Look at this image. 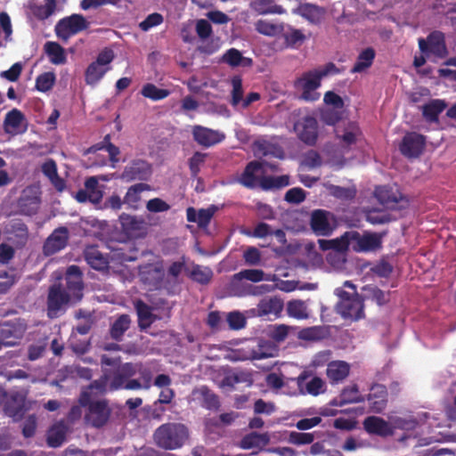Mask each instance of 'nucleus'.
<instances>
[{
	"mask_svg": "<svg viewBox=\"0 0 456 456\" xmlns=\"http://www.w3.org/2000/svg\"><path fill=\"white\" fill-rule=\"evenodd\" d=\"M339 73H341V69L335 63L328 62L323 66L303 72L294 80L293 86L297 91L301 93V100L315 102L321 97L317 89L321 87L322 78Z\"/></svg>",
	"mask_w": 456,
	"mask_h": 456,
	"instance_id": "f257e3e1",
	"label": "nucleus"
},
{
	"mask_svg": "<svg viewBox=\"0 0 456 456\" xmlns=\"http://www.w3.org/2000/svg\"><path fill=\"white\" fill-rule=\"evenodd\" d=\"M189 437L188 428L182 423L168 422L160 425L153 434L156 445L164 450L181 448Z\"/></svg>",
	"mask_w": 456,
	"mask_h": 456,
	"instance_id": "f03ea898",
	"label": "nucleus"
},
{
	"mask_svg": "<svg viewBox=\"0 0 456 456\" xmlns=\"http://www.w3.org/2000/svg\"><path fill=\"white\" fill-rule=\"evenodd\" d=\"M115 58L113 50L104 48L101 51L96 60L91 62L85 72V81L87 85L94 86L104 77L110 69L109 66Z\"/></svg>",
	"mask_w": 456,
	"mask_h": 456,
	"instance_id": "7ed1b4c3",
	"label": "nucleus"
},
{
	"mask_svg": "<svg viewBox=\"0 0 456 456\" xmlns=\"http://www.w3.org/2000/svg\"><path fill=\"white\" fill-rule=\"evenodd\" d=\"M90 23L82 14H71L57 21L54 31L59 39L67 43L69 39L89 28Z\"/></svg>",
	"mask_w": 456,
	"mask_h": 456,
	"instance_id": "20e7f679",
	"label": "nucleus"
},
{
	"mask_svg": "<svg viewBox=\"0 0 456 456\" xmlns=\"http://www.w3.org/2000/svg\"><path fill=\"white\" fill-rule=\"evenodd\" d=\"M27 328L26 321L21 318L2 322H0V340L4 341V346H16L23 338Z\"/></svg>",
	"mask_w": 456,
	"mask_h": 456,
	"instance_id": "39448f33",
	"label": "nucleus"
},
{
	"mask_svg": "<svg viewBox=\"0 0 456 456\" xmlns=\"http://www.w3.org/2000/svg\"><path fill=\"white\" fill-rule=\"evenodd\" d=\"M87 411L85 415L86 421L94 428H102L109 420L111 410L106 399L90 400L86 404Z\"/></svg>",
	"mask_w": 456,
	"mask_h": 456,
	"instance_id": "423d86ee",
	"label": "nucleus"
},
{
	"mask_svg": "<svg viewBox=\"0 0 456 456\" xmlns=\"http://www.w3.org/2000/svg\"><path fill=\"white\" fill-rule=\"evenodd\" d=\"M419 48L427 56L432 54L435 57L443 59L448 54L444 34L438 30L431 32L427 39L419 38Z\"/></svg>",
	"mask_w": 456,
	"mask_h": 456,
	"instance_id": "0eeeda50",
	"label": "nucleus"
},
{
	"mask_svg": "<svg viewBox=\"0 0 456 456\" xmlns=\"http://www.w3.org/2000/svg\"><path fill=\"white\" fill-rule=\"evenodd\" d=\"M349 234L350 246L356 252L374 251L382 246V234L376 232L361 234L356 231H349Z\"/></svg>",
	"mask_w": 456,
	"mask_h": 456,
	"instance_id": "6e6552de",
	"label": "nucleus"
},
{
	"mask_svg": "<svg viewBox=\"0 0 456 456\" xmlns=\"http://www.w3.org/2000/svg\"><path fill=\"white\" fill-rule=\"evenodd\" d=\"M374 195L378 201L387 209L402 210L409 206V200L401 193L394 191L387 186L376 187Z\"/></svg>",
	"mask_w": 456,
	"mask_h": 456,
	"instance_id": "1a4fd4ad",
	"label": "nucleus"
},
{
	"mask_svg": "<svg viewBox=\"0 0 456 456\" xmlns=\"http://www.w3.org/2000/svg\"><path fill=\"white\" fill-rule=\"evenodd\" d=\"M71 298L72 297L61 284L52 285L47 296V315L50 318H56Z\"/></svg>",
	"mask_w": 456,
	"mask_h": 456,
	"instance_id": "9d476101",
	"label": "nucleus"
},
{
	"mask_svg": "<svg viewBox=\"0 0 456 456\" xmlns=\"http://www.w3.org/2000/svg\"><path fill=\"white\" fill-rule=\"evenodd\" d=\"M346 297H342L338 304V313L345 319L358 321L364 316L363 303L361 297L354 294L349 296L347 292L343 291Z\"/></svg>",
	"mask_w": 456,
	"mask_h": 456,
	"instance_id": "9b49d317",
	"label": "nucleus"
},
{
	"mask_svg": "<svg viewBox=\"0 0 456 456\" xmlns=\"http://www.w3.org/2000/svg\"><path fill=\"white\" fill-rule=\"evenodd\" d=\"M151 173V165L148 161L135 159L124 167L120 179L126 183L135 180L146 181L150 178Z\"/></svg>",
	"mask_w": 456,
	"mask_h": 456,
	"instance_id": "f8f14e48",
	"label": "nucleus"
},
{
	"mask_svg": "<svg viewBox=\"0 0 456 456\" xmlns=\"http://www.w3.org/2000/svg\"><path fill=\"white\" fill-rule=\"evenodd\" d=\"M426 145V137L416 132L407 133L399 145L400 152L408 159L421 155Z\"/></svg>",
	"mask_w": 456,
	"mask_h": 456,
	"instance_id": "ddd939ff",
	"label": "nucleus"
},
{
	"mask_svg": "<svg viewBox=\"0 0 456 456\" xmlns=\"http://www.w3.org/2000/svg\"><path fill=\"white\" fill-rule=\"evenodd\" d=\"M298 138L308 145H314L318 138V123L315 118L305 116L295 124Z\"/></svg>",
	"mask_w": 456,
	"mask_h": 456,
	"instance_id": "4468645a",
	"label": "nucleus"
},
{
	"mask_svg": "<svg viewBox=\"0 0 456 456\" xmlns=\"http://www.w3.org/2000/svg\"><path fill=\"white\" fill-rule=\"evenodd\" d=\"M138 276L144 285L159 289L164 279V269L159 263L145 264L139 266Z\"/></svg>",
	"mask_w": 456,
	"mask_h": 456,
	"instance_id": "2eb2a0df",
	"label": "nucleus"
},
{
	"mask_svg": "<svg viewBox=\"0 0 456 456\" xmlns=\"http://www.w3.org/2000/svg\"><path fill=\"white\" fill-rule=\"evenodd\" d=\"M69 241L67 227H59L49 235L43 245V253L46 256H53L66 248Z\"/></svg>",
	"mask_w": 456,
	"mask_h": 456,
	"instance_id": "dca6fc26",
	"label": "nucleus"
},
{
	"mask_svg": "<svg viewBox=\"0 0 456 456\" xmlns=\"http://www.w3.org/2000/svg\"><path fill=\"white\" fill-rule=\"evenodd\" d=\"M66 288L68 293L76 301H79L83 297L84 283L82 279V272L79 266L72 265L67 268L65 274Z\"/></svg>",
	"mask_w": 456,
	"mask_h": 456,
	"instance_id": "f3484780",
	"label": "nucleus"
},
{
	"mask_svg": "<svg viewBox=\"0 0 456 456\" xmlns=\"http://www.w3.org/2000/svg\"><path fill=\"white\" fill-rule=\"evenodd\" d=\"M193 140L200 145L208 148L223 142L225 134L218 130L208 128L200 125L192 128Z\"/></svg>",
	"mask_w": 456,
	"mask_h": 456,
	"instance_id": "a211bd4d",
	"label": "nucleus"
},
{
	"mask_svg": "<svg viewBox=\"0 0 456 456\" xmlns=\"http://www.w3.org/2000/svg\"><path fill=\"white\" fill-rule=\"evenodd\" d=\"M330 213L324 209H315L311 213L310 226L318 236H330L333 227L330 222Z\"/></svg>",
	"mask_w": 456,
	"mask_h": 456,
	"instance_id": "6ab92c4d",
	"label": "nucleus"
},
{
	"mask_svg": "<svg viewBox=\"0 0 456 456\" xmlns=\"http://www.w3.org/2000/svg\"><path fill=\"white\" fill-rule=\"evenodd\" d=\"M310 377V373L303 371L297 377V387L305 394H308L314 396H317L323 394L326 391V384L324 380L320 377H313L307 381Z\"/></svg>",
	"mask_w": 456,
	"mask_h": 456,
	"instance_id": "aec40b11",
	"label": "nucleus"
},
{
	"mask_svg": "<svg viewBox=\"0 0 456 456\" xmlns=\"http://www.w3.org/2000/svg\"><path fill=\"white\" fill-rule=\"evenodd\" d=\"M195 30L199 38L203 42L201 45L198 47L200 53L206 54H212L217 51L218 46L213 42H206L208 38L213 34V29L210 22L204 19L196 20Z\"/></svg>",
	"mask_w": 456,
	"mask_h": 456,
	"instance_id": "412c9836",
	"label": "nucleus"
},
{
	"mask_svg": "<svg viewBox=\"0 0 456 456\" xmlns=\"http://www.w3.org/2000/svg\"><path fill=\"white\" fill-rule=\"evenodd\" d=\"M369 409L371 412L381 413L387 404V389L381 384H374L367 396Z\"/></svg>",
	"mask_w": 456,
	"mask_h": 456,
	"instance_id": "4be33fe9",
	"label": "nucleus"
},
{
	"mask_svg": "<svg viewBox=\"0 0 456 456\" xmlns=\"http://www.w3.org/2000/svg\"><path fill=\"white\" fill-rule=\"evenodd\" d=\"M350 370V364L345 361H331L328 363L326 376L331 385L339 384L349 376Z\"/></svg>",
	"mask_w": 456,
	"mask_h": 456,
	"instance_id": "5701e85b",
	"label": "nucleus"
},
{
	"mask_svg": "<svg viewBox=\"0 0 456 456\" xmlns=\"http://www.w3.org/2000/svg\"><path fill=\"white\" fill-rule=\"evenodd\" d=\"M86 263L94 270L107 271L109 269L110 256L102 254L96 246H89L84 251Z\"/></svg>",
	"mask_w": 456,
	"mask_h": 456,
	"instance_id": "b1692460",
	"label": "nucleus"
},
{
	"mask_svg": "<svg viewBox=\"0 0 456 456\" xmlns=\"http://www.w3.org/2000/svg\"><path fill=\"white\" fill-rule=\"evenodd\" d=\"M122 230L128 235L139 236L146 230L143 218L123 213L119 216Z\"/></svg>",
	"mask_w": 456,
	"mask_h": 456,
	"instance_id": "393cba45",
	"label": "nucleus"
},
{
	"mask_svg": "<svg viewBox=\"0 0 456 456\" xmlns=\"http://www.w3.org/2000/svg\"><path fill=\"white\" fill-rule=\"evenodd\" d=\"M283 301L280 297H265L261 299L256 305L257 315L260 317L267 315L279 317L283 309Z\"/></svg>",
	"mask_w": 456,
	"mask_h": 456,
	"instance_id": "a878e982",
	"label": "nucleus"
},
{
	"mask_svg": "<svg viewBox=\"0 0 456 456\" xmlns=\"http://www.w3.org/2000/svg\"><path fill=\"white\" fill-rule=\"evenodd\" d=\"M107 377L94 380L80 394L78 402L81 406H86L90 400L99 395H103L107 390Z\"/></svg>",
	"mask_w": 456,
	"mask_h": 456,
	"instance_id": "bb28decb",
	"label": "nucleus"
},
{
	"mask_svg": "<svg viewBox=\"0 0 456 456\" xmlns=\"http://www.w3.org/2000/svg\"><path fill=\"white\" fill-rule=\"evenodd\" d=\"M265 273L259 269H245L233 274L231 281V289L235 295L242 296L245 293L238 291L239 283L243 280L258 282L264 280Z\"/></svg>",
	"mask_w": 456,
	"mask_h": 456,
	"instance_id": "cd10ccee",
	"label": "nucleus"
},
{
	"mask_svg": "<svg viewBox=\"0 0 456 456\" xmlns=\"http://www.w3.org/2000/svg\"><path fill=\"white\" fill-rule=\"evenodd\" d=\"M69 427L64 420L53 424L47 431L46 442L49 447H60L66 440Z\"/></svg>",
	"mask_w": 456,
	"mask_h": 456,
	"instance_id": "c85d7f7f",
	"label": "nucleus"
},
{
	"mask_svg": "<svg viewBox=\"0 0 456 456\" xmlns=\"http://www.w3.org/2000/svg\"><path fill=\"white\" fill-rule=\"evenodd\" d=\"M134 308L138 317V327L141 330H147L157 320V316L151 313V307L142 299L134 302Z\"/></svg>",
	"mask_w": 456,
	"mask_h": 456,
	"instance_id": "c756f323",
	"label": "nucleus"
},
{
	"mask_svg": "<svg viewBox=\"0 0 456 456\" xmlns=\"http://www.w3.org/2000/svg\"><path fill=\"white\" fill-rule=\"evenodd\" d=\"M363 428L367 433L380 436H387L391 433L388 423L376 416L367 417L363 420Z\"/></svg>",
	"mask_w": 456,
	"mask_h": 456,
	"instance_id": "7c9ffc66",
	"label": "nucleus"
},
{
	"mask_svg": "<svg viewBox=\"0 0 456 456\" xmlns=\"http://www.w3.org/2000/svg\"><path fill=\"white\" fill-rule=\"evenodd\" d=\"M151 186L148 183H139L130 186L123 199L124 204L132 209H137L142 200V192L150 191Z\"/></svg>",
	"mask_w": 456,
	"mask_h": 456,
	"instance_id": "2f4dec72",
	"label": "nucleus"
},
{
	"mask_svg": "<svg viewBox=\"0 0 456 456\" xmlns=\"http://www.w3.org/2000/svg\"><path fill=\"white\" fill-rule=\"evenodd\" d=\"M138 258L137 249L131 244L125 243L120 248H113L110 251V260L117 264L133 262Z\"/></svg>",
	"mask_w": 456,
	"mask_h": 456,
	"instance_id": "473e14b6",
	"label": "nucleus"
},
{
	"mask_svg": "<svg viewBox=\"0 0 456 456\" xmlns=\"http://www.w3.org/2000/svg\"><path fill=\"white\" fill-rule=\"evenodd\" d=\"M4 411L15 420L20 419L26 411L25 396L19 393L12 395L11 400L5 404Z\"/></svg>",
	"mask_w": 456,
	"mask_h": 456,
	"instance_id": "72a5a7b5",
	"label": "nucleus"
},
{
	"mask_svg": "<svg viewBox=\"0 0 456 456\" xmlns=\"http://www.w3.org/2000/svg\"><path fill=\"white\" fill-rule=\"evenodd\" d=\"M319 247L322 250L333 249L336 252L345 253L350 247L349 231L346 232L339 238L334 240H319Z\"/></svg>",
	"mask_w": 456,
	"mask_h": 456,
	"instance_id": "f704fd0d",
	"label": "nucleus"
},
{
	"mask_svg": "<svg viewBox=\"0 0 456 456\" xmlns=\"http://www.w3.org/2000/svg\"><path fill=\"white\" fill-rule=\"evenodd\" d=\"M447 107L446 102L441 99L430 100L421 107L423 118L430 123L437 122L439 115Z\"/></svg>",
	"mask_w": 456,
	"mask_h": 456,
	"instance_id": "c9c22d12",
	"label": "nucleus"
},
{
	"mask_svg": "<svg viewBox=\"0 0 456 456\" xmlns=\"http://www.w3.org/2000/svg\"><path fill=\"white\" fill-rule=\"evenodd\" d=\"M42 173L50 180L51 183L58 191H62L65 189L66 183L64 179L59 176L56 162L49 159L41 167Z\"/></svg>",
	"mask_w": 456,
	"mask_h": 456,
	"instance_id": "e433bc0d",
	"label": "nucleus"
},
{
	"mask_svg": "<svg viewBox=\"0 0 456 456\" xmlns=\"http://www.w3.org/2000/svg\"><path fill=\"white\" fill-rule=\"evenodd\" d=\"M25 117L23 113L18 109H12L10 110L4 118V128L7 134H19L24 132L20 130V126Z\"/></svg>",
	"mask_w": 456,
	"mask_h": 456,
	"instance_id": "4c0bfd02",
	"label": "nucleus"
},
{
	"mask_svg": "<svg viewBox=\"0 0 456 456\" xmlns=\"http://www.w3.org/2000/svg\"><path fill=\"white\" fill-rule=\"evenodd\" d=\"M187 276L201 285L208 284L213 278V271L208 266L193 264L191 270H188Z\"/></svg>",
	"mask_w": 456,
	"mask_h": 456,
	"instance_id": "58836bf2",
	"label": "nucleus"
},
{
	"mask_svg": "<svg viewBox=\"0 0 456 456\" xmlns=\"http://www.w3.org/2000/svg\"><path fill=\"white\" fill-rule=\"evenodd\" d=\"M299 14L312 23H318L325 13V10L314 4L305 3L298 6Z\"/></svg>",
	"mask_w": 456,
	"mask_h": 456,
	"instance_id": "ea45409f",
	"label": "nucleus"
},
{
	"mask_svg": "<svg viewBox=\"0 0 456 456\" xmlns=\"http://www.w3.org/2000/svg\"><path fill=\"white\" fill-rule=\"evenodd\" d=\"M44 49L53 64L60 65L66 63L65 50L60 44L48 41L45 44Z\"/></svg>",
	"mask_w": 456,
	"mask_h": 456,
	"instance_id": "a19ab883",
	"label": "nucleus"
},
{
	"mask_svg": "<svg viewBox=\"0 0 456 456\" xmlns=\"http://www.w3.org/2000/svg\"><path fill=\"white\" fill-rule=\"evenodd\" d=\"M376 53L372 47L365 48L359 53L351 72L361 73L366 70L372 65Z\"/></svg>",
	"mask_w": 456,
	"mask_h": 456,
	"instance_id": "79ce46f5",
	"label": "nucleus"
},
{
	"mask_svg": "<svg viewBox=\"0 0 456 456\" xmlns=\"http://www.w3.org/2000/svg\"><path fill=\"white\" fill-rule=\"evenodd\" d=\"M262 168L263 163L256 160L249 162L241 175L240 183L247 188H254L256 182V173Z\"/></svg>",
	"mask_w": 456,
	"mask_h": 456,
	"instance_id": "37998d69",
	"label": "nucleus"
},
{
	"mask_svg": "<svg viewBox=\"0 0 456 456\" xmlns=\"http://www.w3.org/2000/svg\"><path fill=\"white\" fill-rule=\"evenodd\" d=\"M131 319L128 314H121L110 329L111 338L121 341L125 332L130 328Z\"/></svg>",
	"mask_w": 456,
	"mask_h": 456,
	"instance_id": "c03bdc74",
	"label": "nucleus"
},
{
	"mask_svg": "<svg viewBox=\"0 0 456 456\" xmlns=\"http://www.w3.org/2000/svg\"><path fill=\"white\" fill-rule=\"evenodd\" d=\"M194 394H198L199 399L202 401V406L208 410H217L220 406L218 396L208 387L201 386Z\"/></svg>",
	"mask_w": 456,
	"mask_h": 456,
	"instance_id": "a18cd8bd",
	"label": "nucleus"
},
{
	"mask_svg": "<svg viewBox=\"0 0 456 456\" xmlns=\"http://www.w3.org/2000/svg\"><path fill=\"white\" fill-rule=\"evenodd\" d=\"M33 15L39 20H45L51 17L56 10V0H44L43 4L31 6Z\"/></svg>",
	"mask_w": 456,
	"mask_h": 456,
	"instance_id": "49530a36",
	"label": "nucleus"
},
{
	"mask_svg": "<svg viewBox=\"0 0 456 456\" xmlns=\"http://www.w3.org/2000/svg\"><path fill=\"white\" fill-rule=\"evenodd\" d=\"M289 184V176L282 175L280 176H263L260 180L262 189L268 191L273 189H281Z\"/></svg>",
	"mask_w": 456,
	"mask_h": 456,
	"instance_id": "de8ad7c7",
	"label": "nucleus"
},
{
	"mask_svg": "<svg viewBox=\"0 0 456 456\" xmlns=\"http://www.w3.org/2000/svg\"><path fill=\"white\" fill-rule=\"evenodd\" d=\"M337 132V137L341 140V142L346 145L350 146L354 144L361 135L360 127L354 122H349L347 126L344 129L343 134H338V130Z\"/></svg>",
	"mask_w": 456,
	"mask_h": 456,
	"instance_id": "09e8293b",
	"label": "nucleus"
},
{
	"mask_svg": "<svg viewBox=\"0 0 456 456\" xmlns=\"http://www.w3.org/2000/svg\"><path fill=\"white\" fill-rule=\"evenodd\" d=\"M141 94L145 98L157 102L167 98L170 94V91L159 88L152 83H147L141 89Z\"/></svg>",
	"mask_w": 456,
	"mask_h": 456,
	"instance_id": "8fccbe9b",
	"label": "nucleus"
},
{
	"mask_svg": "<svg viewBox=\"0 0 456 456\" xmlns=\"http://www.w3.org/2000/svg\"><path fill=\"white\" fill-rule=\"evenodd\" d=\"M250 6L258 14L281 13V8L273 0H253Z\"/></svg>",
	"mask_w": 456,
	"mask_h": 456,
	"instance_id": "3c124183",
	"label": "nucleus"
},
{
	"mask_svg": "<svg viewBox=\"0 0 456 456\" xmlns=\"http://www.w3.org/2000/svg\"><path fill=\"white\" fill-rule=\"evenodd\" d=\"M287 313L289 316L297 320H303L308 317L307 306L302 300L289 301L287 304Z\"/></svg>",
	"mask_w": 456,
	"mask_h": 456,
	"instance_id": "603ef678",
	"label": "nucleus"
},
{
	"mask_svg": "<svg viewBox=\"0 0 456 456\" xmlns=\"http://www.w3.org/2000/svg\"><path fill=\"white\" fill-rule=\"evenodd\" d=\"M268 442V436L265 434H257L252 432L245 436L240 441L242 449H252L265 444Z\"/></svg>",
	"mask_w": 456,
	"mask_h": 456,
	"instance_id": "864d4df0",
	"label": "nucleus"
},
{
	"mask_svg": "<svg viewBox=\"0 0 456 456\" xmlns=\"http://www.w3.org/2000/svg\"><path fill=\"white\" fill-rule=\"evenodd\" d=\"M390 214L377 208L370 209L366 213V220L371 224H383L395 220Z\"/></svg>",
	"mask_w": 456,
	"mask_h": 456,
	"instance_id": "5fc2aeb1",
	"label": "nucleus"
},
{
	"mask_svg": "<svg viewBox=\"0 0 456 456\" xmlns=\"http://www.w3.org/2000/svg\"><path fill=\"white\" fill-rule=\"evenodd\" d=\"M223 61L229 64L232 67H238L242 61H246L245 64H250L251 60L243 58L241 53L235 49L231 48L223 55Z\"/></svg>",
	"mask_w": 456,
	"mask_h": 456,
	"instance_id": "6e6d98bb",
	"label": "nucleus"
},
{
	"mask_svg": "<svg viewBox=\"0 0 456 456\" xmlns=\"http://www.w3.org/2000/svg\"><path fill=\"white\" fill-rule=\"evenodd\" d=\"M363 291L367 298L376 302L379 305H383L388 301V296L376 286H365Z\"/></svg>",
	"mask_w": 456,
	"mask_h": 456,
	"instance_id": "4d7b16f0",
	"label": "nucleus"
},
{
	"mask_svg": "<svg viewBox=\"0 0 456 456\" xmlns=\"http://www.w3.org/2000/svg\"><path fill=\"white\" fill-rule=\"evenodd\" d=\"M55 83V75L53 72H45L36 79V88L39 92L45 93L53 88Z\"/></svg>",
	"mask_w": 456,
	"mask_h": 456,
	"instance_id": "13d9d810",
	"label": "nucleus"
},
{
	"mask_svg": "<svg viewBox=\"0 0 456 456\" xmlns=\"http://www.w3.org/2000/svg\"><path fill=\"white\" fill-rule=\"evenodd\" d=\"M325 337V330L320 326L305 328L299 332V338L303 340L314 341L322 339Z\"/></svg>",
	"mask_w": 456,
	"mask_h": 456,
	"instance_id": "bf43d9fd",
	"label": "nucleus"
},
{
	"mask_svg": "<svg viewBox=\"0 0 456 456\" xmlns=\"http://www.w3.org/2000/svg\"><path fill=\"white\" fill-rule=\"evenodd\" d=\"M341 398H343L344 403H360L364 400V398L359 395V389L357 385H353L345 387L341 394Z\"/></svg>",
	"mask_w": 456,
	"mask_h": 456,
	"instance_id": "052dcab7",
	"label": "nucleus"
},
{
	"mask_svg": "<svg viewBox=\"0 0 456 456\" xmlns=\"http://www.w3.org/2000/svg\"><path fill=\"white\" fill-rule=\"evenodd\" d=\"M256 30L265 36L273 37L280 31V27L268 20H259L255 24Z\"/></svg>",
	"mask_w": 456,
	"mask_h": 456,
	"instance_id": "680f3d73",
	"label": "nucleus"
},
{
	"mask_svg": "<svg viewBox=\"0 0 456 456\" xmlns=\"http://www.w3.org/2000/svg\"><path fill=\"white\" fill-rule=\"evenodd\" d=\"M226 321L228 322L229 328L233 330H241L247 324L246 318L241 313L238 311L230 312L227 314Z\"/></svg>",
	"mask_w": 456,
	"mask_h": 456,
	"instance_id": "e2e57ef3",
	"label": "nucleus"
},
{
	"mask_svg": "<svg viewBox=\"0 0 456 456\" xmlns=\"http://www.w3.org/2000/svg\"><path fill=\"white\" fill-rule=\"evenodd\" d=\"M164 21L162 14L153 12L149 14L142 21L139 23V28L142 31H149L151 28L160 25Z\"/></svg>",
	"mask_w": 456,
	"mask_h": 456,
	"instance_id": "0e129e2a",
	"label": "nucleus"
},
{
	"mask_svg": "<svg viewBox=\"0 0 456 456\" xmlns=\"http://www.w3.org/2000/svg\"><path fill=\"white\" fill-rule=\"evenodd\" d=\"M314 436L311 433L292 431L289 436V442L296 445L310 444L314 442Z\"/></svg>",
	"mask_w": 456,
	"mask_h": 456,
	"instance_id": "69168bd1",
	"label": "nucleus"
},
{
	"mask_svg": "<svg viewBox=\"0 0 456 456\" xmlns=\"http://www.w3.org/2000/svg\"><path fill=\"white\" fill-rule=\"evenodd\" d=\"M123 204L124 201L120 196L114 193L106 198L102 204L98 207V208L102 210L111 209L113 211H118L121 209Z\"/></svg>",
	"mask_w": 456,
	"mask_h": 456,
	"instance_id": "338daca9",
	"label": "nucleus"
},
{
	"mask_svg": "<svg viewBox=\"0 0 456 456\" xmlns=\"http://www.w3.org/2000/svg\"><path fill=\"white\" fill-rule=\"evenodd\" d=\"M216 208L215 206H211L208 208H201L198 211L197 215V224L200 228H206L216 212Z\"/></svg>",
	"mask_w": 456,
	"mask_h": 456,
	"instance_id": "774afa93",
	"label": "nucleus"
}]
</instances>
